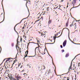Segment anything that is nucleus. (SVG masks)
Listing matches in <instances>:
<instances>
[{
	"mask_svg": "<svg viewBox=\"0 0 80 80\" xmlns=\"http://www.w3.org/2000/svg\"><path fill=\"white\" fill-rule=\"evenodd\" d=\"M14 45V43H12V47H13V46Z\"/></svg>",
	"mask_w": 80,
	"mask_h": 80,
	"instance_id": "cd10ccee",
	"label": "nucleus"
},
{
	"mask_svg": "<svg viewBox=\"0 0 80 80\" xmlns=\"http://www.w3.org/2000/svg\"><path fill=\"white\" fill-rule=\"evenodd\" d=\"M20 65H21V63H20L18 65V67H19V66H20Z\"/></svg>",
	"mask_w": 80,
	"mask_h": 80,
	"instance_id": "4c0bfd02",
	"label": "nucleus"
},
{
	"mask_svg": "<svg viewBox=\"0 0 80 80\" xmlns=\"http://www.w3.org/2000/svg\"><path fill=\"white\" fill-rule=\"evenodd\" d=\"M28 51H27L25 53V57H27V55L28 54Z\"/></svg>",
	"mask_w": 80,
	"mask_h": 80,
	"instance_id": "1a4fd4ad",
	"label": "nucleus"
},
{
	"mask_svg": "<svg viewBox=\"0 0 80 80\" xmlns=\"http://www.w3.org/2000/svg\"><path fill=\"white\" fill-rule=\"evenodd\" d=\"M22 29H24V28H24V27H23L22 28Z\"/></svg>",
	"mask_w": 80,
	"mask_h": 80,
	"instance_id": "603ef678",
	"label": "nucleus"
},
{
	"mask_svg": "<svg viewBox=\"0 0 80 80\" xmlns=\"http://www.w3.org/2000/svg\"><path fill=\"white\" fill-rule=\"evenodd\" d=\"M20 40H22V37H21Z\"/></svg>",
	"mask_w": 80,
	"mask_h": 80,
	"instance_id": "a19ab883",
	"label": "nucleus"
},
{
	"mask_svg": "<svg viewBox=\"0 0 80 80\" xmlns=\"http://www.w3.org/2000/svg\"><path fill=\"white\" fill-rule=\"evenodd\" d=\"M27 3H28V2H27V3L26 4V6L27 7V8H28V7H27Z\"/></svg>",
	"mask_w": 80,
	"mask_h": 80,
	"instance_id": "f704fd0d",
	"label": "nucleus"
},
{
	"mask_svg": "<svg viewBox=\"0 0 80 80\" xmlns=\"http://www.w3.org/2000/svg\"><path fill=\"white\" fill-rule=\"evenodd\" d=\"M67 29V30H68V37L69 38V40H71V39H70V30H69V29L68 28H63L62 31V32H63V30H64V29Z\"/></svg>",
	"mask_w": 80,
	"mask_h": 80,
	"instance_id": "f03ea898",
	"label": "nucleus"
},
{
	"mask_svg": "<svg viewBox=\"0 0 80 80\" xmlns=\"http://www.w3.org/2000/svg\"><path fill=\"white\" fill-rule=\"evenodd\" d=\"M40 13H39L38 14V15H40Z\"/></svg>",
	"mask_w": 80,
	"mask_h": 80,
	"instance_id": "6e6d98bb",
	"label": "nucleus"
},
{
	"mask_svg": "<svg viewBox=\"0 0 80 80\" xmlns=\"http://www.w3.org/2000/svg\"><path fill=\"white\" fill-rule=\"evenodd\" d=\"M73 26V24H72L70 25V27H72Z\"/></svg>",
	"mask_w": 80,
	"mask_h": 80,
	"instance_id": "2f4dec72",
	"label": "nucleus"
},
{
	"mask_svg": "<svg viewBox=\"0 0 80 80\" xmlns=\"http://www.w3.org/2000/svg\"><path fill=\"white\" fill-rule=\"evenodd\" d=\"M60 47H61V48H63V46H62V45H61L60 46Z\"/></svg>",
	"mask_w": 80,
	"mask_h": 80,
	"instance_id": "79ce46f5",
	"label": "nucleus"
},
{
	"mask_svg": "<svg viewBox=\"0 0 80 80\" xmlns=\"http://www.w3.org/2000/svg\"><path fill=\"white\" fill-rule=\"evenodd\" d=\"M80 63H79L78 64V67H80Z\"/></svg>",
	"mask_w": 80,
	"mask_h": 80,
	"instance_id": "e433bc0d",
	"label": "nucleus"
},
{
	"mask_svg": "<svg viewBox=\"0 0 80 80\" xmlns=\"http://www.w3.org/2000/svg\"><path fill=\"white\" fill-rule=\"evenodd\" d=\"M47 11H48V9H47Z\"/></svg>",
	"mask_w": 80,
	"mask_h": 80,
	"instance_id": "69168bd1",
	"label": "nucleus"
},
{
	"mask_svg": "<svg viewBox=\"0 0 80 80\" xmlns=\"http://www.w3.org/2000/svg\"><path fill=\"white\" fill-rule=\"evenodd\" d=\"M28 46H27V48H28V47L29 45V43H28Z\"/></svg>",
	"mask_w": 80,
	"mask_h": 80,
	"instance_id": "ea45409f",
	"label": "nucleus"
},
{
	"mask_svg": "<svg viewBox=\"0 0 80 80\" xmlns=\"http://www.w3.org/2000/svg\"><path fill=\"white\" fill-rule=\"evenodd\" d=\"M19 51L20 53H21V52H22V51H21V48H19Z\"/></svg>",
	"mask_w": 80,
	"mask_h": 80,
	"instance_id": "412c9836",
	"label": "nucleus"
},
{
	"mask_svg": "<svg viewBox=\"0 0 80 80\" xmlns=\"http://www.w3.org/2000/svg\"><path fill=\"white\" fill-rule=\"evenodd\" d=\"M68 25V21L66 23V27H67Z\"/></svg>",
	"mask_w": 80,
	"mask_h": 80,
	"instance_id": "2eb2a0df",
	"label": "nucleus"
},
{
	"mask_svg": "<svg viewBox=\"0 0 80 80\" xmlns=\"http://www.w3.org/2000/svg\"><path fill=\"white\" fill-rule=\"evenodd\" d=\"M17 40H18V39H17Z\"/></svg>",
	"mask_w": 80,
	"mask_h": 80,
	"instance_id": "338daca9",
	"label": "nucleus"
},
{
	"mask_svg": "<svg viewBox=\"0 0 80 80\" xmlns=\"http://www.w3.org/2000/svg\"><path fill=\"white\" fill-rule=\"evenodd\" d=\"M4 19H5V12H4V19H3V20L2 22H0V23H2V22H3V21L4 20Z\"/></svg>",
	"mask_w": 80,
	"mask_h": 80,
	"instance_id": "4468645a",
	"label": "nucleus"
},
{
	"mask_svg": "<svg viewBox=\"0 0 80 80\" xmlns=\"http://www.w3.org/2000/svg\"><path fill=\"white\" fill-rule=\"evenodd\" d=\"M70 80V77H68L67 78V80Z\"/></svg>",
	"mask_w": 80,
	"mask_h": 80,
	"instance_id": "a878e982",
	"label": "nucleus"
},
{
	"mask_svg": "<svg viewBox=\"0 0 80 80\" xmlns=\"http://www.w3.org/2000/svg\"><path fill=\"white\" fill-rule=\"evenodd\" d=\"M68 56H69V54L67 53L65 57L67 58L68 57Z\"/></svg>",
	"mask_w": 80,
	"mask_h": 80,
	"instance_id": "a211bd4d",
	"label": "nucleus"
},
{
	"mask_svg": "<svg viewBox=\"0 0 80 80\" xmlns=\"http://www.w3.org/2000/svg\"><path fill=\"white\" fill-rule=\"evenodd\" d=\"M8 77L10 80H15V78H14L12 77V75L11 74H9L8 75Z\"/></svg>",
	"mask_w": 80,
	"mask_h": 80,
	"instance_id": "f257e3e1",
	"label": "nucleus"
},
{
	"mask_svg": "<svg viewBox=\"0 0 80 80\" xmlns=\"http://www.w3.org/2000/svg\"><path fill=\"white\" fill-rule=\"evenodd\" d=\"M49 8H50V7H48L46 8L47 9H48Z\"/></svg>",
	"mask_w": 80,
	"mask_h": 80,
	"instance_id": "c03bdc74",
	"label": "nucleus"
},
{
	"mask_svg": "<svg viewBox=\"0 0 80 80\" xmlns=\"http://www.w3.org/2000/svg\"><path fill=\"white\" fill-rule=\"evenodd\" d=\"M29 17V16H28L27 18L23 19L22 20V21H21V22L19 23H18L17 24H16V25L14 27V30L16 31L15 30V27H16V26H17V25H18V24H20V23H21V22H22V20H24V19H26V18H28Z\"/></svg>",
	"mask_w": 80,
	"mask_h": 80,
	"instance_id": "39448f33",
	"label": "nucleus"
},
{
	"mask_svg": "<svg viewBox=\"0 0 80 80\" xmlns=\"http://www.w3.org/2000/svg\"><path fill=\"white\" fill-rule=\"evenodd\" d=\"M16 48L17 49V47H18V44H17V45L16 46Z\"/></svg>",
	"mask_w": 80,
	"mask_h": 80,
	"instance_id": "7c9ffc66",
	"label": "nucleus"
},
{
	"mask_svg": "<svg viewBox=\"0 0 80 80\" xmlns=\"http://www.w3.org/2000/svg\"><path fill=\"white\" fill-rule=\"evenodd\" d=\"M55 36H54L53 37V40H56V38H58L59 37H60V36H61V35H60L58 37H57V36H58V34H54Z\"/></svg>",
	"mask_w": 80,
	"mask_h": 80,
	"instance_id": "7ed1b4c3",
	"label": "nucleus"
},
{
	"mask_svg": "<svg viewBox=\"0 0 80 80\" xmlns=\"http://www.w3.org/2000/svg\"><path fill=\"white\" fill-rule=\"evenodd\" d=\"M66 43H67V41H64L63 44V46L64 47L66 45Z\"/></svg>",
	"mask_w": 80,
	"mask_h": 80,
	"instance_id": "0eeeda50",
	"label": "nucleus"
},
{
	"mask_svg": "<svg viewBox=\"0 0 80 80\" xmlns=\"http://www.w3.org/2000/svg\"><path fill=\"white\" fill-rule=\"evenodd\" d=\"M37 48H38V50H37V51H39L40 52V48H39L38 47H37L35 49V52H36V50H37Z\"/></svg>",
	"mask_w": 80,
	"mask_h": 80,
	"instance_id": "f8f14e48",
	"label": "nucleus"
},
{
	"mask_svg": "<svg viewBox=\"0 0 80 80\" xmlns=\"http://www.w3.org/2000/svg\"><path fill=\"white\" fill-rule=\"evenodd\" d=\"M23 75H27V74H26V73H24L23 74Z\"/></svg>",
	"mask_w": 80,
	"mask_h": 80,
	"instance_id": "09e8293b",
	"label": "nucleus"
},
{
	"mask_svg": "<svg viewBox=\"0 0 80 80\" xmlns=\"http://www.w3.org/2000/svg\"><path fill=\"white\" fill-rule=\"evenodd\" d=\"M63 2V0H61V2Z\"/></svg>",
	"mask_w": 80,
	"mask_h": 80,
	"instance_id": "de8ad7c7",
	"label": "nucleus"
},
{
	"mask_svg": "<svg viewBox=\"0 0 80 80\" xmlns=\"http://www.w3.org/2000/svg\"><path fill=\"white\" fill-rule=\"evenodd\" d=\"M37 42H38V43H37V44L38 45L40 43V41L38 40Z\"/></svg>",
	"mask_w": 80,
	"mask_h": 80,
	"instance_id": "6ab92c4d",
	"label": "nucleus"
},
{
	"mask_svg": "<svg viewBox=\"0 0 80 80\" xmlns=\"http://www.w3.org/2000/svg\"><path fill=\"white\" fill-rule=\"evenodd\" d=\"M21 42H22V40H20Z\"/></svg>",
	"mask_w": 80,
	"mask_h": 80,
	"instance_id": "4d7b16f0",
	"label": "nucleus"
},
{
	"mask_svg": "<svg viewBox=\"0 0 80 80\" xmlns=\"http://www.w3.org/2000/svg\"><path fill=\"white\" fill-rule=\"evenodd\" d=\"M17 61H18V60L17 59H16L15 60H14L12 65H14V63H15L16 62H17Z\"/></svg>",
	"mask_w": 80,
	"mask_h": 80,
	"instance_id": "f3484780",
	"label": "nucleus"
},
{
	"mask_svg": "<svg viewBox=\"0 0 80 80\" xmlns=\"http://www.w3.org/2000/svg\"><path fill=\"white\" fill-rule=\"evenodd\" d=\"M24 71H25V70H23L22 71V72H24Z\"/></svg>",
	"mask_w": 80,
	"mask_h": 80,
	"instance_id": "3c124183",
	"label": "nucleus"
},
{
	"mask_svg": "<svg viewBox=\"0 0 80 80\" xmlns=\"http://www.w3.org/2000/svg\"><path fill=\"white\" fill-rule=\"evenodd\" d=\"M41 19H42V20H43V17H42L41 18H40V20H41Z\"/></svg>",
	"mask_w": 80,
	"mask_h": 80,
	"instance_id": "c9c22d12",
	"label": "nucleus"
},
{
	"mask_svg": "<svg viewBox=\"0 0 80 80\" xmlns=\"http://www.w3.org/2000/svg\"><path fill=\"white\" fill-rule=\"evenodd\" d=\"M28 2H30V0H28Z\"/></svg>",
	"mask_w": 80,
	"mask_h": 80,
	"instance_id": "052dcab7",
	"label": "nucleus"
},
{
	"mask_svg": "<svg viewBox=\"0 0 80 80\" xmlns=\"http://www.w3.org/2000/svg\"><path fill=\"white\" fill-rule=\"evenodd\" d=\"M50 43H46L45 44H53L55 43V40H51Z\"/></svg>",
	"mask_w": 80,
	"mask_h": 80,
	"instance_id": "423d86ee",
	"label": "nucleus"
},
{
	"mask_svg": "<svg viewBox=\"0 0 80 80\" xmlns=\"http://www.w3.org/2000/svg\"><path fill=\"white\" fill-rule=\"evenodd\" d=\"M15 77H16V78H20V76H15Z\"/></svg>",
	"mask_w": 80,
	"mask_h": 80,
	"instance_id": "4be33fe9",
	"label": "nucleus"
},
{
	"mask_svg": "<svg viewBox=\"0 0 80 80\" xmlns=\"http://www.w3.org/2000/svg\"><path fill=\"white\" fill-rule=\"evenodd\" d=\"M38 48H39V47H40V46L39 45V44H38Z\"/></svg>",
	"mask_w": 80,
	"mask_h": 80,
	"instance_id": "a18cd8bd",
	"label": "nucleus"
},
{
	"mask_svg": "<svg viewBox=\"0 0 80 80\" xmlns=\"http://www.w3.org/2000/svg\"><path fill=\"white\" fill-rule=\"evenodd\" d=\"M36 40H40V39L39 38H36Z\"/></svg>",
	"mask_w": 80,
	"mask_h": 80,
	"instance_id": "b1692460",
	"label": "nucleus"
},
{
	"mask_svg": "<svg viewBox=\"0 0 80 80\" xmlns=\"http://www.w3.org/2000/svg\"><path fill=\"white\" fill-rule=\"evenodd\" d=\"M23 42H25V41L24 40V41H23Z\"/></svg>",
	"mask_w": 80,
	"mask_h": 80,
	"instance_id": "0e129e2a",
	"label": "nucleus"
},
{
	"mask_svg": "<svg viewBox=\"0 0 80 80\" xmlns=\"http://www.w3.org/2000/svg\"><path fill=\"white\" fill-rule=\"evenodd\" d=\"M22 66H21V67L20 68H22Z\"/></svg>",
	"mask_w": 80,
	"mask_h": 80,
	"instance_id": "680f3d73",
	"label": "nucleus"
},
{
	"mask_svg": "<svg viewBox=\"0 0 80 80\" xmlns=\"http://www.w3.org/2000/svg\"><path fill=\"white\" fill-rule=\"evenodd\" d=\"M75 69V67H73L72 68V70H74Z\"/></svg>",
	"mask_w": 80,
	"mask_h": 80,
	"instance_id": "bb28decb",
	"label": "nucleus"
},
{
	"mask_svg": "<svg viewBox=\"0 0 80 80\" xmlns=\"http://www.w3.org/2000/svg\"><path fill=\"white\" fill-rule=\"evenodd\" d=\"M18 43H20V42L18 41V40L17 41V45H18Z\"/></svg>",
	"mask_w": 80,
	"mask_h": 80,
	"instance_id": "5701e85b",
	"label": "nucleus"
},
{
	"mask_svg": "<svg viewBox=\"0 0 80 80\" xmlns=\"http://www.w3.org/2000/svg\"><path fill=\"white\" fill-rule=\"evenodd\" d=\"M62 52H64V50H63V49L62 50Z\"/></svg>",
	"mask_w": 80,
	"mask_h": 80,
	"instance_id": "473e14b6",
	"label": "nucleus"
},
{
	"mask_svg": "<svg viewBox=\"0 0 80 80\" xmlns=\"http://www.w3.org/2000/svg\"><path fill=\"white\" fill-rule=\"evenodd\" d=\"M58 33H59V34L60 33V32H59Z\"/></svg>",
	"mask_w": 80,
	"mask_h": 80,
	"instance_id": "bf43d9fd",
	"label": "nucleus"
},
{
	"mask_svg": "<svg viewBox=\"0 0 80 80\" xmlns=\"http://www.w3.org/2000/svg\"><path fill=\"white\" fill-rule=\"evenodd\" d=\"M59 6H60L59 8H60L61 7V6H60V5H59Z\"/></svg>",
	"mask_w": 80,
	"mask_h": 80,
	"instance_id": "8fccbe9b",
	"label": "nucleus"
},
{
	"mask_svg": "<svg viewBox=\"0 0 80 80\" xmlns=\"http://www.w3.org/2000/svg\"><path fill=\"white\" fill-rule=\"evenodd\" d=\"M27 66H28V67L29 66V68H31V67H30V65H29V64H28L27 65Z\"/></svg>",
	"mask_w": 80,
	"mask_h": 80,
	"instance_id": "393cba45",
	"label": "nucleus"
},
{
	"mask_svg": "<svg viewBox=\"0 0 80 80\" xmlns=\"http://www.w3.org/2000/svg\"><path fill=\"white\" fill-rule=\"evenodd\" d=\"M45 69V66L43 65L42 66L41 69L42 70H44Z\"/></svg>",
	"mask_w": 80,
	"mask_h": 80,
	"instance_id": "9b49d317",
	"label": "nucleus"
},
{
	"mask_svg": "<svg viewBox=\"0 0 80 80\" xmlns=\"http://www.w3.org/2000/svg\"><path fill=\"white\" fill-rule=\"evenodd\" d=\"M22 32H24V30H23L22 31Z\"/></svg>",
	"mask_w": 80,
	"mask_h": 80,
	"instance_id": "5fc2aeb1",
	"label": "nucleus"
},
{
	"mask_svg": "<svg viewBox=\"0 0 80 80\" xmlns=\"http://www.w3.org/2000/svg\"><path fill=\"white\" fill-rule=\"evenodd\" d=\"M27 74L25 75H24V77H27Z\"/></svg>",
	"mask_w": 80,
	"mask_h": 80,
	"instance_id": "c85d7f7f",
	"label": "nucleus"
},
{
	"mask_svg": "<svg viewBox=\"0 0 80 80\" xmlns=\"http://www.w3.org/2000/svg\"><path fill=\"white\" fill-rule=\"evenodd\" d=\"M76 2H77V0H73V1L72 2V4L73 7H75V5L76 4Z\"/></svg>",
	"mask_w": 80,
	"mask_h": 80,
	"instance_id": "20e7f679",
	"label": "nucleus"
},
{
	"mask_svg": "<svg viewBox=\"0 0 80 80\" xmlns=\"http://www.w3.org/2000/svg\"><path fill=\"white\" fill-rule=\"evenodd\" d=\"M73 61H72L71 62V66H70L69 69V70H70V69L71 70H72V62Z\"/></svg>",
	"mask_w": 80,
	"mask_h": 80,
	"instance_id": "9d476101",
	"label": "nucleus"
},
{
	"mask_svg": "<svg viewBox=\"0 0 80 80\" xmlns=\"http://www.w3.org/2000/svg\"><path fill=\"white\" fill-rule=\"evenodd\" d=\"M39 20H40V19H39V20H38L36 21H35V22H38V21H39Z\"/></svg>",
	"mask_w": 80,
	"mask_h": 80,
	"instance_id": "58836bf2",
	"label": "nucleus"
},
{
	"mask_svg": "<svg viewBox=\"0 0 80 80\" xmlns=\"http://www.w3.org/2000/svg\"><path fill=\"white\" fill-rule=\"evenodd\" d=\"M16 78L17 79V80H19V78Z\"/></svg>",
	"mask_w": 80,
	"mask_h": 80,
	"instance_id": "37998d69",
	"label": "nucleus"
},
{
	"mask_svg": "<svg viewBox=\"0 0 80 80\" xmlns=\"http://www.w3.org/2000/svg\"><path fill=\"white\" fill-rule=\"evenodd\" d=\"M79 23H80V22H79Z\"/></svg>",
	"mask_w": 80,
	"mask_h": 80,
	"instance_id": "774afa93",
	"label": "nucleus"
},
{
	"mask_svg": "<svg viewBox=\"0 0 80 80\" xmlns=\"http://www.w3.org/2000/svg\"><path fill=\"white\" fill-rule=\"evenodd\" d=\"M75 32H78V31L77 30H76Z\"/></svg>",
	"mask_w": 80,
	"mask_h": 80,
	"instance_id": "49530a36",
	"label": "nucleus"
},
{
	"mask_svg": "<svg viewBox=\"0 0 80 80\" xmlns=\"http://www.w3.org/2000/svg\"><path fill=\"white\" fill-rule=\"evenodd\" d=\"M50 23H51V21L50 20V21H49L48 23L49 24H50Z\"/></svg>",
	"mask_w": 80,
	"mask_h": 80,
	"instance_id": "c756f323",
	"label": "nucleus"
},
{
	"mask_svg": "<svg viewBox=\"0 0 80 80\" xmlns=\"http://www.w3.org/2000/svg\"><path fill=\"white\" fill-rule=\"evenodd\" d=\"M41 36H42V37H44V38L45 37V34H43L42 33Z\"/></svg>",
	"mask_w": 80,
	"mask_h": 80,
	"instance_id": "ddd939ff",
	"label": "nucleus"
},
{
	"mask_svg": "<svg viewBox=\"0 0 80 80\" xmlns=\"http://www.w3.org/2000/svg\"><path fill=\"white\" fill-rule=\"evenodd\" d=\"M63 80H65V78L64 79H63Z\"/></svg>",
	"mask_w": 80,
	"mask_h": 80,
	"instance_id": "e2e57ef3",
	"label": "nucleus"
},
{
	"mask_svg": "<svg viewBox=\"0 0 80 80\" xmlns=\"http://www.w3.org/2000/svg\"><path fill=\"white\" fill-rule=\"evenodd\" d=\"M51 73V70H49L48 72V74L49 75V74H50Z\"/></svg>",
	"mask_w": 80,
	"mask_h": 80,
	"instance_id": "dca6fc26",
	"label": "nucleus"
},
{
	"mask_svg": "<svg viewBox=\"0 0 80 80\" xmlns=\"http://www.w3.org/2000/svg\"><path fill=\"white\" fill-rule=\"evenodd\" d=\"M35 43V42H29V43Z\"/></svg>",
	"mask_w": 80,
	"mask_h": 80,
	"instance_id": "72a5a7b5",
	"label": "nucleus"
},
{
	"mask_svg": "<svg viewBox=\"0 0 80 80\" xmlns=\"http://www.w3.org/2000/svg\"><path fill=\"white\" fill-rule=\"evenodd\" d=\"M71 41L72 42V43H74V44H76V45H80V44L75 43V42H73L72 41Z\"/></svg>",
	"mask_w": 80,
	"mask_h": 80,
	"instance_id": "aec40b11",
	"label": "nucleus"
},
{
	"mask_svg": "<svg viewBox=\"0 0 80 80\" xmlns=\"http://www.w3.org/2000/svg\"><path fill=\"white\" fill-rule=\"evenodd\" d=\"M67 78V77H64V78Z\"/></svg>",
	"mask_w": 80,
	"mask_h": 80,
	"instance_id": "864d4df0",
	"label": "nucleus"
},
{
	"mask_svg": "<svg viewBox=\"0 0 80 80\" xmlns=\"http://www.w3.org/2000/svg\"><path fill=\"white\" fill-rule=\"evenodd\" d=\"M11 58H8V60L6 61V62L8 63V62H12V60H11Z\"/></svg>",
	"mask_w": 80,
	"mask_h": 80,
	"instance_id": "6e6552de",
	"label": "nucleus"
},
{
	"mask_svg": "<svg viewBox=\"0 0 80 80\" xmlns=\"http://www.w3.org/2000/svg\"><path fill=\"white\" fill-rule=\"evenodd\" d=\"M18 48L19 49V46H18Z\"/></svg>",
	"mask_w": 80,
	"mask_h": 80,
	"instance_id": "13d9d810",
	"label": "nucleus"
}]
</instances>
